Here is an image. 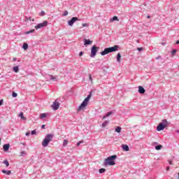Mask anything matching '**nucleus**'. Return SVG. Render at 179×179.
I'll list each match as a JSON object with an SVG mask.
<instances>
[{
	"label": "nucleus",
	"instance_id": "nucleus-27",
	"mask_svg": "<svg viewBox=\"0 0 179 179\" xmlns=\"http://www.w3.org/2000/svg\"><path fill=\"white\" fill-rule=\"evenodd\" d=\"M115 131L117 132V134H120V133L121 132V127H117L115 129Z\"/></svg>",
	"mask_w": 179,
	"mask_h": 179
},
{
	"label": "nucleus",
	"instance_id": "nucleus-20",
	"mask_svg": "<svg viewBox=\"0 0 179 179\" xmlns=\"http://www.w3.org/2000/svg\"><path fill=\"white\" fill-rule=\"evenodd\" d=\"M117 62H121V53H117Z\"/></svg>",
	"mask_w": 179,
	"mask_h": 179
},
{
	"label": "nucleus",
	"instance_id": "nucleus-37",
	"mask_svg": "<svg viewBox=\"0 0 179 179\" xmlns=\"http://www.w3.org/2000/svg\"><path fill=\"white\" fill-rule=\"evenodd\" d=\"M24 155H26V152L22 151L21 152V156H24Z\"/></svg>",
	"mask_w": 179,
	"mask_h": 179
},
{
	"label": "nucleus",
	"instance_id": "nucleus-43",
	"mask_svg": "<svg viewBox=\"0 0 179 179\" xmlns=\"http://www.w3.org/2000/svg\"><path fill=\"white\" fill-rule=\"evenodd\" d=\"M137 50H138V51H142V50H143V48H138Z\"/></svg>",
	"mask_w": 179,
	"mask_h": 179
},
{
	"label": "nucleus",
	"instance_id": "nucleus-17",
	"mask_svg": "<svg viewBox=\"0 0 179 179\" xmlns=\"http://www.w3.org/2000/svg\"><path fill=\"white\" fill-rule=\"evenodd\" d=\"M13 71L15 72V73H17L19 72V66H15L13 68Z\"/></svg>",
	"mask_w": 179,
	"mask_h": 179
},
{
	"label": "nucleus",
	"instance_id": "nucleus-34",
	"mask_svg": "<svg viewBox=\"0 0 179 179\" xmlns=\"http://www.w3.org/2000/svg\"><path fill=\"white\" fill-rule=\"evenodd\" d=\"M45 15V13L44 11L41 12L39 14L40 16H44Z\"/></svg>",
	"mask_w": 179,
	"mask_h": 179
},
{
	"label": "nucleus",
	"instance_id": "nucleus-21",
	"mask_svg": "<svg viewBox=\"0 0 179 179\" xmlns=\"http://www.w3.org/2000/svg\"><path fill=\"white\" fill-rule=\"evenodd\" d=\"M34 31H36L35 29H31L28 31L24 32V34H30V33H34Z\"/></svg>",
	"mask_w": 179,
	"mask_h": 179
},
{
	"label": "nucleus",
	"instance_id": "nucleus-18",
	"mask_svg": "<svg viewBox=\"0 0 179 179\" xmlns=\"http://www.w3.org/2000/svg\"><path fill=\"white\" fill-rule=\"evenodd\" d=\"M2 173L3 174H6L7 176H10L11 171H6V170H2Z\"/></svg>",
	"mask_w": 179,
	"mask_h": 179
},
{
	"label": "nucleus",
	"instance_id": "nucleus-29",
	"mask_svg": "<svg viewBox=\"0 0 179 179\" xmlns=\"http://www.w3.org/2000/svg\"><path fill=\"white\" fill-rule=\"evenodd\" d=\"M68 145V140L65 139L63 142V146H66Z\"/></svg>",
	"mask_w": 179,
	"mask_h": 179
},
{
	"label": "nucleus",
	"instance_id": "nucleus-49",
	"mask_svg": "<svg viewBox=\"0 0 179 179\" xmlns=\"http://www.w3.org/2000/svg\"><path fill=\"white\" fill-rule=\"evenodd\" d=\"M169 164H173V163L171 162V161H169Z\"/></svg>",
	"mask_w": 179,
	"mask_h": 179
},
{
	"label": "nucleus",
	"instance_id": "nucleus-38",
	"mask_svg": "<svg viewBox=\"0 0 179 179\" xmlns=\"http://www.w3.org/2000/svg\"><path fill=\"white\" fill-rule=\"evenodd\" d=\"M89 78H90V80L91 82L93 81V78H92V75H90Z\"/></svg>",
	"mask_w": 179,
	"mask_h": 179
},
{
	"label": "nucleus",
	"instance_id": "nucleus-53",
	"mask_svg": "<svg viewBox=\"0 0 179 179\" xmlns=\"http://www.w3.org/2000/svg\"><path fill=\"white\" fill-rule=\"evenodd\" d=\"M155 143V145H157V143Z\"/></svg>",
	"mask_w": 179,
	"mask_h": 179
},
{
	"label": "nucleus",
	"instance_id": "nucleus-12",
	"mask_svg": "<svg viewBox=\"0 0 179 179\" xmlns=\"http://www.w3.org/2000/svg\"><path fill=\"white\" fill-rule=\"evenodd\" d=\"M114 114V111H109L108 112L106 115L103 116L102 120H105V118H107V117H110V115Z\"/></svg>",
	"mask_w": 179,
	"mask_h": 179
},
{
	"label": "nucleus",
	"instance_id": "nucleus-51",
	"mask_svg": "<svg viewBox=\"0 0 179 179\" xmlns=\"http://www.w3.org/2000/svg\"><path fill=\"white\" fill-rule=\"evenodd\" d=\"M17 59L16 58H13V61H16Z\"/></svg>",
	"mask_w": 179,
	"mask_h": 179
},
{
	"label": "nucleus",
	"instance_id": "nucleus-52",
	"mask_svg": "<svg viewBox=\"0 0 179 179\" xmlns=\"http://www.w3.org/2000/svg\"><path fill=\"white\" fill-rule=\"evenodd\" d=\"M178 177H179V172H178Z\"/></svg>",
	"mask_w": 179,
	"mask_h": 179
},
{
	"label": "nucleus",
	"instance_id": "nucleus-23",
	"mask_svg": "<svg viewBox=\"0 0 179 179\" xmlns=\"http://www.w3.org/2000/svg\"><path fill=\"white\" fill-rule=\"evenodd\" d=\"M162 148H163V145H158L155 146L156 150H160L162 149Z\"/></svg>",
	"mask_w": 179,
	"mask_h": 179
},
{
	"label": "nucleus",
	"instance_id": "nucleus-22",
	"mask_svg": "<svg viewBox=\"0 0 179 179\" xmlns=\"http://www.w3.org/2000/svg\"><path fill=\"white\" fill-rule=\"evenodd\" d=\"M108 125V121L106 120L103 123H102V127L106 128Z\"/></svg>",
	"mask_w": 179,
	"mask_h": 179
},
{
	"label": "nucleus",
	"instance_id": "nucleus-2",
	"mask_svg": "<svg viewBox=\"0 0 179 179\" xmlns=\"http://www.w3.org/2000/svg\"><path fill=\"white\" fill-rule=\"evenodd\" d=\"M92 99V92L87 95V96L84 99L82 103L79 106L78 108V111H80V110H83L87 107V104H89V101Z\"/></svg>",
	"mask_w": 179,
	"mask_h": 179
},
{
	"label": "nucleus",
	"instance_id": "nucleus-8",
	"mask_svg": "<svg viewBox=\"0 0 179 179\" xmlns=\"http://www.w3.org/2000/svg\"><path fill=\"white\" fill-rule=\"evenodd\" d=\"M80 20L78 17H73L69 21H68L69 26H73L75 22H79Z\"/></svg>",
	"mask_w": 179,
	"mask_h": 179
},
{
	"label": "nucleus",
	"instance_id": "nucleus-47",
	"mask_svg": "<svg viewBox=\"0 0 179 179\" xmlns=\"http://www.w3.org/2000/svg\"><path fill=\"white\" fill-rule=\"evenodd\" d=\"M148 19H150V15H148Z\"/></svg>",
	"mask_w": 179,
	"mask_h": 179
},
{
	"label": "nucleus",
	"instance_id": "nucleus-50",
	"mask_svg": "<svg viewBox=\"0 0 179 179\" xmlns=\"http://www.w3.org/2000/svg\"><path fill=\"white\" fill-rule=\"evenodd\" d=\"M176 44H179V41H176Z\"/></svg>",
	"mask_w": 179,
	"mask_h": 179
},
{
	"label": "nucleus",
	"instance_id": "nucleus-42",
	"mask_svg": "<svg viewBox=\"0 0 179 179\" xmlns=\"http://www.w3.org/2000/svg\"><path fill=\"white\" fill-rule=\"evenodd\" d=\"M156 59H162V56H158L156 57Z\"/></svg>",
	"mask_w": 179,
	"mask_h": 179
},
{
	"label": "nucleus",
	"instance_id": "nucleus-35",
	"mask_svg": "<svg viewBox=\"0 0 179 179\" xmlns=\"http://www.w3.org/2000/svg\"><path fill=\"white\" fill-rule=\"evenodd\" d=\"M81 143H83V141H79L78 143H77V146H80L81 145Z\"/></svg>",
	"mask_w": 179,
	"mask_h": 179
},
{
	"label": "nucleus",
	"instance_id": "nucleus-44",
	"mask_svg": "<svg viewBox=\"0 0 179 179\" xmlns=\"http://www.w3.org/2000/svg\"><path fill=\"white\" fill-rule=\"evenodd\" d=\"M29 20H31L32 22H34V19H31V17H29Z\"/></svg>",
	"mask_w": 179,
	"mask_h": 179
},
{
	"label": "nucleus",
	"instance_id": "nucleus-31",
	"mask_svg": "<svg viewBox=\"0 0 179 179\" xmlns=\"http://www.w3.org/2000/svg\"><path fill=\"white\" fill-rule=\"evenodd\" d=\"M83 27H88L89 24L87 23H84L82 24Z\"/></svg>",
	"mask_w": 179,
	"mask_h": 179
},
{
	"label": "nucleus",
	"instance_id": "nucleus-40",
	"mask_svg": "<svg viewBox=\"0 0 179 179\" xmlns=\"http://www.w3.org/2000/svg\"><path fill=\"white\" fill-rule=\"evenodd\" d=\"M26 136H30V131H28L25 134Z\"/></svg>",
	"mask_w": 179,
	"mask_h": 179
},
{
	"label": "nucleus",
	"instance_id": "nucleus-45",
	"mask_svg": "<svg viewBox=\"0 0 179 179\" xmlns=\"http://www.w3.org/2000/svg\"><path fill=\"white\" fill-rule=\"evenodd\" d=\"M42 129H45V126L44 124L42 125Z\"/></svg>",
	"mask_w": 179,
	"mask_h": 179
},
{
	"label": "nucleus",
	"instance_id": "nucleus-46",
	"mask_svg": "<svg viewBox=\"0 0 179 179\" xmlns=\"http://www.w3.org/2000/svg\"><path fill=\"white\" fill-rule=\"evenodd\" d=\"M169 170H170V166L166 167V171H169Z\"/></svg>",
	"mask_w": 179,
	"mask_h": 179
},
{
	"label": "nucleus",
	"instance_id": "nucleus-9",
	"mask_svg": "<svg viewBox=\"0 0 179 179\" xmlns=\"http://www.w3.org/2000/svg\"><path fill=\"white\" fill-rule=\"evenodd\" d=\"M60 103L58 102V99L56 100L53 104L52 105V108H53L54 111H57L59 108Z\"/></svg>",
	"mask_w": 179,
	"mask_h": 179
},
{
	"label": "nucleus",
	"instance_id": "nucleus-15",
	"mask_svg": "<svg viewBox=\"0 0 179 179\" xmlns=\"http://www.w3.org/2000/svg\"><path fill=\"white\" fill-rule=\"evenodd\" d=\"M92 41L89 39H85L84 41V45H90L92 44Z\"/></svg>",
	"mask_w": 179,
	"mask_h": 179
},
{
	"label": "nucleus",
	"instance_id": "nucleus-11",
	"mask_svg": "<svg viewBox=\"0 0 179 179\" xmlns=\"http://www.w3.org/2000/svg\"><path fill=\"white\" fill-rule=\"evenodd\" d=\"M145 92H146V90H145V88H143V87H138V93H140V94H145Z\"/></svg>",
	"mask_w": 179,
	"mask_h": 179
},
{
	"label": "nucleus",
	"instance_id": "nucleus-5",
	"mask_svg": "<svg viewBox=\"0 0 179 179\" xmlns=\"http://www.w3.org/2000/svg\"><path fill=\"white\" fill-rule=\"evenodd\" d=\"M169 125V122H167V120L164 119L162 121L157 125V131H163L166 127Z\"/></svg>",
	"mask_w": 179,
	"mask_h": 179
},
{
	"label": "nucleus",
	"instance_id": "nucleus-39",
	"mask_svg": "<svg viewBox=\"0 0 179 179\" xmlns=\"http://www.w3.org/2000/svg\"><path fill=\"white\" fill-rule=\"evenodd\" d=\"M3 104V99L0 100V106H2Z\"/></svg>",
	"mask_w": 179,
	"mask_h": 179
},
{
	"label": "nucleus",
	"instance_id": "nucleus-6",
	"mask_svg": "<svg viewBox=\"0 0 179 179\" xmlns=\"http://www.w3.org/2000/svg\"><path fill=\"white\" fill-rule=\"evenodd\" d=\"M99 50V47H96V45H93L91 48V58H94L96 57V54H97V51Z\"/></svg>",
	"mask_w": 179,
	"mask_h": 179
},
{
	"label": "nucleus",
	"instance_id": "nucleus-4",
	"mask_svg": "<svg viewBox=\"0 0 179 179\" xmlns=\"http://www.w3.org/2000/svg\"><path fill=\"white\" fill-rule=\"evenodd\" d=\"M115 51H118V45L105 48L103 51L101 52V55H107V54H110V52H115Z\"/></svg>",
	"mask_w": 179,
	"mask_h": 179
},
{
	"label": "nucleus",
	"instance_id": "nucleus-1",
	"mask_svg": "<svg viewBox=\"0 0 179 179\" xmlns=\"http://www.w3.org/2000/svg\"><path fill=\"white\" fill-rule=\"evenodd\" d=\"M116 159H117V155H115L109 156L108 158L105 159L103 162L104 166H115Z\"/></svg>",
	"mask_w": 179,
	"mask_h": 179
},
{
	"label": "nucleus",
	"instance_id": "nucleus-36",
	"mask_svg": "<svg viewBox=\"0 0 179 179\" xmlns=\"http://www.w3.org/2000/svg\"><path fill=\"white\" fill-rule=\"evenodd\" d=\"M63 16H68V11H64Z\"/></svg>",
	"mask_w": 179,
	"mask_h": 179
},
{
	"label": "nucleus",
	"instance_id": "nucleus-41",
	"mask_svg": "<svg viewBox=\"0 0 179 179\" xmlns=\"http://www.w3.org/2000/svg\"><path fill=\"white\" fill-rule=\"evenodd\" d=\"M82 55H83V52H80L79 57H82Z\"/></svg>",
	"mask_w": 179,
	"mask_h": 179
},
{
	"label": "nucleus",
	"instance_id": "nucleus-26",
	"mask_svg": "<svg viewBox=\"0 0 179 179\" xmlns=\"http://www.w3.org/2000/svg\"><path fill=\"white\" fill-rule=\"evenodd\" d=\"M19 117H20L22 120H26V117L23 116V113H20Z\"/></svg>",
	"mask_w": 179,
	"mask_h": 179
},
{
	"label": "nucleus",
	"instance_id": "nucleus-10",
	"mask_svg": "<svg viewBox=\"0 0 179 179\" xmlns=\"http://www.w3.org/2000/svg\"><path fill=\"white\" fill-rule=\"evenodd\" d=\"M46 79H48V80H55V82H57V78L51 75H47Z\"/></svg>",
	"mask_w": 179,
	"mask_h": 179
},
{
	"label": "nucleus",
	"instance_id": "nucleus-48",
	"mask_svg": "<svg viewBox=\"0 0 179 179\" xmlns=\"http://www.w3.org/2000/svg\"><path fill=\"white\" fill-rule=\"evenodd\" d=\"M161 44H162V45H164L166 43H164V42H162Z\"/></svg>",
	"mask_w": 179,
	"mask_h": 179
},
{
	"label": "nucleus",
	"instance_id": "nucleus-33",
	"mask_svg": "<svg viewBox=\"0 0 179 179\" xmlns=\"http://www.w3.org/2000/svg\"><path fill=\"white\" fill-rule=\"evenodd\" d=\"M36 133H37V131L36 130H33L31 131V135H36Z\"/></svg>",
	"mask_w": 179,
	"mask_h": 179
},
{
	"label": "nucleus",
	"instance_id": "nucleus-32",
	"mask_svg": "<svg viewBox=\"0 0 179 179\" xmlns=\"http://www.w3.org/2000/svg\"><path fill=\"white\" fill-rule=\"evenodd\" d=\"M12 96L13 97H17V94L16 92H13Z\"/></svg>",
	"mask_w": 179,
	"mask_h": 179
},
{
	"label": "nucleus",
	"instance_id": "nucleus-13",
	"mask_svg": "<svg viewBox=\"0 0 179 179\" xmlns=\"http://www.w3.org/2000/svg\"><path fill=\"white\" fill-rule=\"evenodd\" d=\"M10 147V145H9V144L3 145V149L4 152H8L9 150Z\"/></svg>",
	"mask_w": 179,
	"mask_h": 179
},
{
	"label": "nucleus",
	"instance_id": "nucleus-3",
	"mask_svg": "<svg viewBox=\"0 0 179 179\" xmlns=\"http://www.w3.org/2000/svg\"><path fill=\"white\" fill-rule=\"evenodd\" d=\"M54 138V134H48L45 136V138L42 141V146L43 148H47L51 141H52V138Z\"/></svg>",
	"mask_w": 179,
	"mask_h": 179
},
{
	"label": "nucleus",
	"instance_id": "nucleus-19",
	"mask_svg": "<svg viewBox=\"0 0 179 179\" xmlns=\"http://www.w3.org/2000/svg\"><path fill=\"white\" fill-rule=\"evenodd\" d=\"M23 50H27L29 48V45L27 43H24L22 45Z\"/></svg>",
	"mask_w": 179,
	"mask_h": 179
},
{
	"label": "nucleus",
	"instance_id": "nucleus-14",
	"mask_svg": "<svg viewBox=\"0 0 179 179\" xmlns=\"http://www.w3.org/2000/svg\"><path fill=\"white\" fill-rule=\"evenodd\" d=\"M122 148L123 150H125V152H129V146H128V145L123 144Z\"/></svg>",
	"mask_w": 179,
	"mask_h": 179
},
{
	"label": "nucleus",
	"instance_id": "nucleus-30",
	"mask_svg": "<svg viewBox=\"0 0 179 179\" xmlns=\"http://www.w3.org/2000/svg\"><path fill=\"white\" fill-rule=\"evenodd\" d=\"M177 52V50L173 49L171 52L172 55H176V53Z\"/></svg>",
	"mask_w": 179,
	"mask_h": 179
},
{
	"label": "nucleus",
	"instance_id": "nucleus-54",
	"mask_svg": "<svg viewBox=\"0 0 179 179\" xmlns=\"http://www.w3.org/2000/svg\"><path fill=\"white\" fill-rule=\"evenodd\" d=\"M0 142H1V138H0Z\"/></svg>",
	"mask_w": 179,
	"mask_h": 179
},
{
	"label": "nucleus",
	"instance_id": "nucleus-7",
	"mask_svg": "<svg viewBox=\"0 0 179 179\" xmlns=\"http://www.w3.org/2000/svg\"><path fill=\"white\" fill-rule=\"evenodd\" d=\"M48 24V21H44L42 23H39L37 25L35 26V29L36 30H38V29H43V27H47V25Z\"/></svg>",
	"mask_w": 179,
	"mask_h": 179
},
{
	"label": "nucleus",
	"instance_id": "nucleus-24",
	"mask_svg": "<svg viewBox=\"0 0 179 179\" xmlns=\"http://www.w3.org/2000/svg\"><path fill=\"white\" fill-rule=\"evenodd\" d=\"M99 171L100 174H103V173L106 172V169L101 168V169H99Z\"/></svg>",
	"mask_w": 179,
	"mask_h": 179
},
{
	"label": "nucleus",
	"instance_id": "nucleus-28",
	"mask_svg": "<svg viewBox=\"0 0 179 179\" xmlns=\"http://www.w3.org/2000/svg\"><path fill=\"white\" fill-rule=\"evenodd\" d=\"M3 163L6 164V167H9V162H8V160L3 161Z\"/></svg>",
	"mask_w": 179,
	"mask_h": 179
},
{
	"label": "nucleus",
	"instance_id": "nucleus-16",
	"mask_svg": "<svg viewBox=\"0 0 179 179\" xmlns=\"http://www.w3.org/2000/svg\"><path fill=\"white\" fill-rule=\"evenodd\" d=\"M120 22V19H118V17L113 16L112 18L110 19V22Z\"/></svg>",
	"mask_w": 179,
	"mask_h": 179
},
{
	"label": "nucleus",
	"instance_id": "nucleus-25",
	"mask_svg": "<svg viewBox=\"0 0 179 179\" xmlns=\"http://www.w3.org/2000/svg\"><path fill=\"white\" fill-rule=\"evenodd\" d=\"M40 117L42 119L45 118V117H47V113H41Z\"/></svg>",
	"mask_w": 179,
	"mask_h": 179
}]
</instances>
